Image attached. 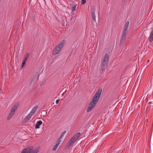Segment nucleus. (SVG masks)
I'll list each match as a JSON object with an SVG mask.
<instances>
[{"label": "nucleus", "instance_id": "obj_5", "mask_svg": "<svg viewBox=\"0 0 153 153\" xmlns=\"http://www.w3.org/2000/svg\"><path fill=\"white\" fill-rule=\"evenodd\" d=\"M80 133L79 132L77 133L76 134L73 136L70 140V141L73 144L76 141L78 138L80 137Z\"/></svg>", "mask_w": 153, "mask_h": 153}, {"label": "nucleus", "instance_id": "obj_17", "mask_svg": "<svg viewBox=\"0 0 153 153\" xmlns=\"http://www.w3.org/2000/svg\"><path fill=\"white\" fill-rule=\"evenodd\" d=\"M73 144L69 141L67 143L66 147L67 148H69Z\"/></svg>", "mask_w": 153, "mask_h": 153}, {"label": "nucleus", "instance_id": "obj_15", "mask_svg": "<svg viewBox=\"0 0 153 153\" xmlns=\"http://www.w3.org/2000/svg\"><path fill=\"white\" fill-rule=\"evenodd\" d=\"M92 19L94 22H96V16L95 13V12L94 11L92 12Z\"/></svg>", "mask_w": 153, "mask_h": 153}, {"label": "nucleus", "instance_id": "obj_25", "mask_svg": "<svg viewBox=\"0 0 153 153\" xmlns=\"http://www.w3.org/2000/svg\"><path fill=\"white\" fill-rule=\"evenodd\" d=\"M58 103L59 102V100H58Z\"/></svg>", "mask_w": 153, "mask_h": 153}, {"label": "nucleus", "instance_id": "obj_18", "mask_svg": "<svg viewBox=\"0 0 153 153\" xmlns=\"http://www.w3.org/2000/svg\"><path fill=\"white\" fill-rule=\"evenodd\" d=\"M57 148V143H56L53 147L52 150L53 151H56Z\"/></svg>", "mask_w": 153, "mask_h": 153}, {"label": "nucleus", "instance_id": "obj_19", "mask_svg": "<svg viewBox=\"0 0 153 153\" xmlns=\"http://www.w3.org/2000/svg\"><path fill=\"white\" fill-rule=\"evenodd\" d=\"M153 40V34H152V35H151L150 37V38L149 39V41L150 42H152Z\"/></svg>", "mask_w": 153, "mask_h": 153}, {"label": "nucleus", "instance_id": "obj_23", "mask_svg": "<svg viewBox=\"0 0 153 153\" xmlns=\"http://www.w3.org/2000/svg\"><path fill=\"white\" fill-rule=\"evenodd\" d=\"M57 102H58V101H57V99L56 100V104H57Z\"/></svg>", "mask_w": 153, "mask_h": 153}, {"label": "nucleus", "instance_id": "obj_3", "mask_svg": "<svg viewBox=\"0 0 153 153\" xmlns=\"http://www.w3.org/2000/svg\"><path fill=\"white\" fill-rule=\"evenodd\" d=\"M18 107V105L17 104L14 105L13 106L12 109L10 111V112L8 115L7 118V119L8 120H9L12 117L13 115L14 114L15 111L16 110Z\"/></svg>", "mask_w": 153, "mask_h": 153}, {"label": "nucleus", "instance_id": "obj_27", "mask_svg": "<svg viewBox=\"0 0 153 153\" xmlns=\"http://www.w3.org/2000/svg\"><path fill=\"white\" fill-rule=\"evenodd\" d=\"M32 81H33V80H32V81H31V82H32ZM32 83V82H31Z\"/></svg>", "mask_w": 153, "mask_h": 153}, {"label": "nucleus", "instance_id": "obj_4", "mask_svg": "<svg viewBox=\"0 0 153 153\" xmlns=\"http://www.w3.org/2000/svg\"><path fill=\"white\" fill-rule=\"evenodd\" d=\"M109 57V55L108 54H105L104 56L101 65V68L102 69H103L105 68V67L108 61Z\"/></svg>", "mask_w": 153, "mask_h": 153}, {"label": "nucleus", "instance_id": "obj_21", "mask_svg": "<svg viewBox=\"0 0 153 153\" xmlns=\"http://www.w3.org/2000/svg\"><path fill=\"white\" fill-rule=\"evenodd\" d=\"M86 2V0H82L81 1V3L82 4H85Z\"/></svg>", "mask_w": 153, "mask_h": 153}, {"label": "nucleus", "instance_id": "obj_6", "mask_svg": "<svg viewBox=\"0 0 153 153\" xmlns=\"http://www.w3.org/2000/svg\"><path fill=\"white\" fill-rule=\"evenodd\" d=\"M65 43V40H63L61 41L58 45V53L60 52L62 48L64 46Z\"/></svg>", "mask_w": 153, "mask_h": 153}, {"label": "nucleus", "instance_id": "obj_8", "mask_svg": "<svg viewBox=\"0 0 153 153\" xmlns=\"http://www.w3.org/2000/svg\"><path fill=\"white\" fill-rule=\"evenodd\" d=\"M66 131H64L61 134V135L60 136L59 139L58 140V146L62 142L63 140V138L66 134Z\"/></svg>", "mask_w": 153, "mask_h": 153}, {"label": "nucleus", "instance_id": "obj_1", "mask_svg": "<svg viewBox=\"0 0 153 153\" xmlns=\"http://www.w3.org/2000/svg\"><path fill=\"white\" fill-rule=\"evenodd\" d=\"M102 91V89L100 88H99L94 95L92 101L89 104L87 109L86 111L87 112H90L95 106L99 100Z\"/></svg>", "mask_w": 153, "mask_h": 153}, {"label": "nucleus", "instance_id": "obj_14", "mask_svg": "<svg viewBox=\"0 0 153 153\" xmlns=\"http://www.w3.org/2000/svg\"><path fill=\"white\" fill-rule=\"evenodd\" d=\"M126 34H123V35L120 41V42L121 43H122L125 40L126 37Z\"/></svg>", "mask_w": 153, "mask_h": 153}, {"label": "nucleus", "instance_id": "obj_2", "mask_svg": "<svg viewBox=\"0 0 153 153\" xmlns=\"http://www.w3.org/2000/svg\"><path fill=\"white\" fill-rule=\"evenodd\" d=\"M38 152L37 149H33L32 147H30L25 148L21 153H37Z\"/></svg>", "mask_w": 153, "mask_h": 153}, {"label": "nucleus", "instance_id": "obj_12", "mask_svg": "<svg viewBox=\"0 0 153 153\" xmlns=\"http://www.w3.org/2000/svg\"><path fill=\"white\" fill-rule=\"evenodd\" d=\"M57 118V117L56 114L54 113H53L52 114V115L51 119L53 120V121L55 120V122L56 121Z\"/></svg>", "mask_w": 153, "mask_h": 153}, {"label": "nucleus", "instance_id": "obj_13", "mask_svg": "<svg viewBox=\"0 0 153 153\" xmlns=\"http://www.w3.org/2000/svg\"><path fill=\"white\" fill-rule=\"evenodd\" d=\"M32 115L30 113L25 118L24 120L27 121L30 118Z\"/></svg>", "mask_w": 153, "mask_h": 153}, {"label": "nucleus", "instance_id": "obj_11", "mask_svg": "<svg viewBox=\"0 0 153 153\" xmlns=\"http://www.w3.org/2000/svg\"><path fill=\"white\" fill-rule=\"evenodd\" d=\"M71 6L72 7V12H71V14L72 15H74V11L76 10V6L75 4H72Z\"/></svg>", "mask_w": 153, "mask_h": 153}, {"label": "nucleus", "instance_id": "obj_22", "mask_svg": "<svg viewBox=\"0 0 153 153\" xmlns=\"http://www.w3.org/2000/svg\"><path fill=\"white\" fill-rule=\"evenodd\" d=\"M26 61H24V60H23V61L22 63V68H23L24 65L26 63Z\"/></svg>", "mask_w": 153, "mask_h": 153}, {"label": "nucleus", "instance_id": "obj_10", "mask_svg": "<svg viewBox=\"0 0 153 153\" xmlns=\"http://www.w3.org/2000/svg\"><path fill=\"white\" fill-rule=\"evenodd\" d=\"M42 123V122L41 120H39L38 122H37L36 123V124L35 125V128H39L40 126L41 125Z\"/></svg>", "mask_w": 153, "mask_h": 153}, {"label": "nucleus", "instance_id": "obj_16", "mask_svg": "<svg viewBox=\"0 0 153 153\" xmlns=\"http://www.w3.org/2000/svg\"><path fill=\"white\" fill-rule=\"evenodd\" d=\"M57 46L56 47L55 49L53 50V54L55 55L57 54Z\"/></svg>", "mask_w": 153, "mask_h": 153}, {"label": "nucleus", "instance_id": "obj_26", "mask_svg": "<svg viewBox=\"0 0 153 153\" xmlns=\"http://www.w3.org/2000/svg\"><path fill=\"white\" fill-rule=\"evenodd\" d=\"M32 81H33V80H32V81H31V82H32ZM32 83V82H31Z\"/></svg>", "mask_w": 153, "mask_h": 153}, {"label": "nucleus", "instance_id": "obj_28", "mask_svg": "<svg viewBox=\"0 0 153 153\" xmlns=\"http://www.w3.org/2000/svg\"><path fill=\"white\" fill-rule=\"evenodd\" d=\"M151 103L150 102H149V103Z\"/></svg>", "mask_w": 153, "mask_h": 153}, {"label": "nucleus", "instance_id": "obj_20", "mask_svg": "<svg viewBox=\"0 0 153 153\" xmlns=\"http://www.w3.org/2000/svg\"><path fill=\"white\" fill-rule=\"evenodd\" d=\"M29 55V53H27L25 55L24 60L26 61L27 60V59L28 58V56Z\"/></svg>", "mask_w": 153, "mask_h": 153}, {"label": "nucleus", "instance_id": "obj_7", "mask_svg": "<svg viewBox=\"0 0 153 153\" xmlns=\"http://www.w3.org/2000/svg\"><path fill=\"white\" fill-rule=\"evenodd\" d=\"M129 25V22L128 21H127L126 22L125 26L124 27L123 34L126 35L127 34L128 31V27Z\"/></svg>", "mask_w": 153, "mask_h": 153}, {"label": "nucleus", "instance_id": "obj_24", "mask_svg": "<svg viewBox=\"0 0 153 153\" xmlns=\"http://www.w3.org/2000/svg\"><path fill=\"white\" fill-rule=\"evenodd\" d=\"M147 62H149V60H148L147 61Z\"/></svg>", "mask_w": 153, "mask_h": 153}, {"label": "nucleus", "instance_id": "obj_9", "mask_svg": "<svg viewBox=\"0 0 153 153\" xmlns=\"http://www.w3.org/2000/svg\"><path fill=\"white\" fill-rule=\"evenodd\" d=\"M38 108V107L37 106H35L32 108L30 113L33 115L34 114Z\"/></svg>", "mask_w": 153, "mask_h": 153}]
</instances>
